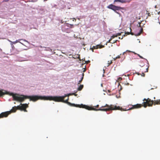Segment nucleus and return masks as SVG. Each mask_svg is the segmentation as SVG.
Returning a JSON list of instances; mask_svg holds the SVG:
<instances>
[{"mask_svg": "<svg viewBox=\"0 0 160 160\" xmlns=\"http://www.w3.org/2000/svg\"><path fill=\"white\" fill-rule=\"evenodd\" d=\"M158 22L159 23V24H160V22Z\"/></svg>", "mask_w": 160, "mask_h": 160, "instance_id": "0e129e2a", "label": "nucleus"}, {"mask_svg": "<svg viewBox=\"0 0 160 160\" xmlns=\"http://www.w3.org/2000/svg\"><path fill=\"white\" fill-rule=\"evenodd\" d=\"M24 50H27V49H24Z\"/></svg>", "mask_w": 160, "mask_h": 160, "instance_id": "bf43d9fd", "label": "nucleus"}, {"mask_svg": "<svg viewBox=\"0 0 160 160\" xmlns=\"http://www.w3.org/2000/svg\"><path fill=\"white\" fill-rule=\"evenodd\" d=\"M116 97L117 98H119L120 97V96H119V97H118V95H116Z\"/></svg>", "mask_w": 160, "mask_h": 160, "instance_id": "4c0bfd02", "label": "nucleus"}, {"mask_svg": "<svg viewBox=\"0 0 160 160\" xmlns=\"http://www.w3.org/2000/svg\"><path fill=\"white\" fill-rule=\"evenodd\" d=\"M8 40L9 42H10V44L13 45V44H15L16 43H17L16 41L12 42L9 40Z\"/></svg>", "mask_w": 160, "mask_h": 160, "instance_id": "aec40b11", "label": "nucleus"}, {"mask_svg": "<svg viewBox=\"0 0 160 160\" xmlns=\"http://www.w3.org/2000/svg\"><path fill=\"white\" fill-rule=\"evenodd\" d=\"M117 2H119L122 3H125V1L124 0H114L113 3L116 4V3Z\"/></svg>", "mask_w": 160, "mask_h": 160, "instance_id": "9b49d317", "label": "nucleus"}, {"mask_svg": "<svg viewBox=\"0 0 160 160\" xmlns=\"http://www.w3.org/2000/svg\"><path fill=\"white\" fill-rule=\"evenodd\" d=\"M39 47L41 48H46V47H44V46H42L41 45H40Z\"/></svg>", "mask_w": 160, "mask_h": 160, "instance_id": "7c9ffc66", "label": "nucleus"}, {"mask_svg": "<svg viewBox=\"0 0 160 160\" xmlns=\"http://www.w3.org/2000/svg\"><path fill=\"white\" fill-rule=\"evenodd\" d=\"M22 41L26 42L27 43H28V44H30L29 42L27 40L25 39H21V41Z\"/></svg>", "mask_w": 160, "mask_h": 160, "instance_id": "412c9836", "label": "nucleus"}, {"mask_svg": "<svg viewBox=\"0 0 160 160\" xmlns=\"http://www.w3.org/2000/svg\"><path fill=\"white\" fill-rule=\"evenodd\" d=\"M8 101H11V99H9Z\"/></svg>", "mask_w": 160, "mask_h": 160, "instance_id": "6e6d98bb", "label": "nucleus"}, {"mask_svg": "<svg viewBox=\"0 0 160 160\" xmlns=\"http://www.w3.org/2000/svg\"><path fill=\"white\" fill-rule=\"evenodd\" d=\"M107 114H108L109 113H107Z\"/></svg>", "mask_w": 160, "mask_h": 160, "instance_id": "774afa93", "label": "nucleus"}, {"mask_svg": "<svg viewBox=\"0 0 160 160\" xmlns=\"http://www.w3.org/2000/svg\"><path fill=\"white\" fill-rule=\"evenodd\" d=\"M63 96H64V98H65V97H67V95L66 94H64Z\"/></svg>", "mask_w": 160, "mask_h": 160, "instance_id": "c9c22d12", "label": "nucleus"}, {"mask_svg": "<svg viewBox=\"0 0 160 160\" xmlns=\"http://www.w3.org/2000/svg\"><path fill=\"white\" fill-rule=\"evenodd\" d=\"M107 8L112 10L115 13L118 14L119 17H121L122 16L121 14L119 12L120 11L121 12L124 13L125 11V9L124 7L116 6L112 3H111L108 5L107 7Z\"/></svg>", "mask_w": 160, "mask_h": 160, "instance_id": "20e7f679", "label": "nucleus"}, {"mask_svg": "<svg viewBox=\"0 0 160 160\" xmlns=\"http://www.w3.org/2000/svg\"><path fill=\"white\" fill-rule=\"evenodd\" d=\"M119 38V39H121V38H120V37H119V38Z\"/></svg>", "mask_w": 160, "mask_h": 160, "instance_id": "13d9d810", "label": "nucleus"}, {"mask_svg": "<svg viewBox=\"0 0 160 160\" xmlns=\"http://www.w3.org/2000/svg\"><path fill=\"white\" fill-rule=\"evenodd\" d=\"M73 95H74L75 96H77L78 95L77 94H76V93L74 94Z\"/></svg>", "mask_w": 160, "mask_h": 160, "instance_id": "58836bf2", "label": "nucleus"}, {"mask_svg": "<svg viewBox=\"0 0 160 160\" xmlns=\"http://www.w3.org/2000/svg\"><path fill=\"white\" fill-rule=\"evenodd\" d=\"M66 94L67 95V96H68L69 95H72V93H71V92L69 93H66Z\"/></svg>", "mask_w": 160, "mask_h": 160, "instance_id": "2f4dec72", "label": "nucleus"}, {"mask_svg": "<svg viewBox=\"0 0 160 160\" xmlns=\"http://www.w3.org/2000/svg\"><path fill=\"white\" fill-rule=\"evenodd\" d=\"M124 73H123L122 75H121L122 76L123 75H124Z\"/></svg>", "mask_w": 160, "mask_h": 160, "instance_id": "052dcab7", "label": "nucleus"}, {"mask_svg": "<svg viewBox=\"0 0 160 160\" xmlns=\"http://www.w3.org/2000/svg\"><path fill=\"white\" fill-rule=\"evenodd\" d=\"M46 49L45 50L46 51H50V50H51V49L49 48V47H48V48H45Z\"/></svg>", "mask_w": 160, "mask_h": 160, "instance_id": "5701e85b", "label": "nucleus"}, {"mask_svg": "<svg viewBox=\"0 0 160 160\" xmlns=\"http://www.w3.org/2000/svg\"><path fill=\"white\" fill-rule=\"evenodd\" d=\"M83 76L84 73H82V74L81 76H80L81 78L78 81V85L79 84L81 83L83 78Z\"/></svg>", "mask_w": 160, "mask_h": 160, "instance_id": "ddd939ff", "label": "nucleus"}, {"mask_svg": "<svg viewBox=\"0 0 160 160\" xmlns=\"http://www.w3.org/2000/svg\"><path fill=\"white\" fill-rule=\"evenodd\" d=\"M73 27V24H70L65 22L61 26V30L63 32L69 33V29L72 28Z\"/></svg>", "mask_w": 160, "mask_h": 160, "instance_id": "39448f33", "label": "nucleus"}, {"mask_svg": "<svg viewBox=\"0 0 160 160\" xmlns=\"http://www.w3.org/2000/svg\"><path fill=\"white\" fill-rule=\"evenodd\" d=\"M103 74L102 76V77H104L105 76L104 73H105V69L104 68H103Z\"/></svg>", "mask_w": 160, "mask_h": 160, "instance_id": "bb28decb", "label": "nucleus"}, {"mask_svg": "<svg viewBox=\"0 0 160 160\" xmlns=\"http://www.w3.org/2000/svg\"><path fill=\"white\" fill-rule=\"evenodd\" d=\"M125 1V3L126 2H129L131 0H124Z\"/></svg>", "mask_w": 160, "mask_h": 160, "instance_id": "c756f323", "label": "nucleus"}, {"mask_svg": "<svg viewBox=\"0 0 160 160\" xmlns=\"http://www.w3.org/2000/svg\"><path fill=\"white\" fill-rule=\"evenodd\" d=\"M11 47H12V50L14 49L15 48L14 45H12V44H11Z\"/></svg>", "mask_w": 160, "mask_h": 160, "instance_id": "393cba45", "label": "nucleus"}, {"mask_svg": "<svg viewBox=\"0 0 160 160\" xmlns=\"http://www.w3.org/2000/svg\"><path fill=\"white\" fill-rule=\"evenodd\" d=\"M30 97V101L35 102L38 99L44 100H52L55 102H62L64 100V96L61 95H41L39 94H32L30 95L23 96V97Z\"/></svg>", "mask_w": 160, "mask_h": 160, "instance_id": "f257e3e1", "label": "nucleus"}, {"mask_svg": "<svg viewBox=\"0 0 160 160\" xmlns=\"http://www.w3.org/2000/svg\"><path fill=\"white\" fill-rule=\"evenodd\" d=\"M29 103H28V104ZM21 108L20 110L21 111H24L25 112H27V111L26 109H24V108H26L28 107V104L27 103H20L19 105H18L17 107H18Z\"/></svg>", "mask_w": 160, "mask_h": 160, "instance_id": "0eeeda50", "label": "nucleus"}, {"mask_svg": "<svg viewBox=\"0 0 160 160\" xmlns=\"http://www.w3.org/2000/svg\"><path fill=\"white\" fill-rule=\"evenodd\" d=\"M104 68H105V69H106V66H104Z\"/></svg>", "mask_w": 160, "mask_h": 160, "instance_id": "4d7b16f0", "label": "nucleus"}, {"mask_svg": "<svg viewBox=\"0 0 160 160\" xmlns=\"http://www.w3.org/2000/svg\"><path fill=\"white\" fill-rule=\"evenodd\" d=\"M120 58V56H119V55H118V56H117L116 57V58Z\"/></svg>", "mask_w": 160, "mask_h": 160, "instance_id": "a19ab883", "label": "nucleus"}, {"mask_svg": "<svg viewBox=\"0 0 160 160\" xmlns=\"http://www.w3.org/2000/svg\"><path fill=\"white\" fill-rule=\"evenodd\" d=\"M30 2H35L36 1V0H28Z\"/></svg>", "mask_w": 160, "mask_h": 160, "instance_id": "c85d7f7f", "label": "nucleus"}, {"mask_svg": "<svg viewBox=\"0 0 160 160\" xmlns=\"http://www.w3.org/2000/svg\"><path fill=\"white\" fill-rule=\"evenodd\" d=\"M146 100V99L145 98H144L143 99V100L144 101V100Z\"/></svg>", "mask_w": 160, "mask_h": 160, "instance_id": "09e8293b", "label": "nucleus"}, {"mask_svg": "<svg viewBox=\"0 0 160 160\" xmlns=\"http://www.w3.org/2000/svg\"><path fill=\"white\" fill-rule=\"evenodd\" d=\"M117 34H118V36H119V35H120V33H117Z\"/></svg>", "mask_w": 160, "mask_h": 160, "instance_id": "c03bdc74", "label": "nucleus"}, {"mask_svg": "<svg viewBox=\"0 0 160 160\" xmlns=\"http://www.w3.org/2000/svg\"><path fill=\"white\" fill-rule=\"evenodd\" d=\"M139 57L140 58L145 59L147 62V64H149L148 62V60L144 58H143L142 56L141 55Z\"/></svg>", "mask_w": 160, "mask_h": 160, "instance_id": "6ab92c4d", "label": "nucleus"}, {"mask_svg": "<svg viewBox=\"0 0 160 160\" xmlns=\"http://www.w3.org/2000/svg\"><path fill=\"white\" fill-rule=\"evenodd\" d=\"M103 47V46L102 45H101L100 44H98L96 46H93L92 48L94 49H97L98 48H101Z\"/></svg>", "mask_w": 160, "mask_h": 160, "instance_id": "1a4fd4ad", "label": "nucleus"}, {"mask_svg": "<svg viewBox=\"0 0 160 160\" xmlns=\"http://www.w3.org/2000/svg\"><path fill=\"white\" fill-rule=\"evenodd\" d=\"M101 87H102V84H101Z\"/></svg>", "mask_w": 160, "mask_h": 160, "instance_id": "864d4df0", "label": "nucleus"}, {"mask_svg": "<svg viewBox=\"0 0 160 160\" xmlns=\"http://www.w3.org/2000/svg\"><path fill=\"white\" fill-rule=\"evenodd\" d=\"M135 73L137 74L138 75H141V74L138 72H135Z\"/></svg>", "mask_w": 160, "mask_h": 160, "instance_id": "72a5a7b5", "label": "nucleus"}, {"mask_svg": "<svg viewBox=\"0 0 160 160\" xmlns=\"http://www.w3.org/2000/svg\"><path fill=\"white\" fill-rule=\"evenodd\" d=\"M129 29H130V32H131V30L130 28H129Z\"/></svg>", "mask_w": 160, "mask_h": 160, "instance_id": "603ef678", "label": "nucleus"}, {"mask_svg": "<svg viewBox=\"0 0 160 160\" xmlns=\"http://www.w3.org/2000/svg\"><path fill=\"white\" fill-rule=\"evenodd\" d=\"M81 105H83V106H85L86 107L85 108L86 109V108H88V106H89V107H93L94 108H95L96 107H99V105L98 104H97V105H96V106H88V105H83V104H80Z\"/></svg>", "mask_w": 160, "mask_h": 160, "instance_id": "4468645a", "label": "nucleus"}, {"mask_svg": "<svg viewBox=\"0 0 160 160\" xmlns=\"http://www.w3.org/2000/svg\"><path fill=\"white\" fill-rule=\"evenodd\" d=\"M108 94V95H109V96H111V95H114L115 94V93H112V94H108V93H107Z\"/></svg>", "mask_w": 160, "mask_h": 160, "instance_id": "473e14b6", "label": "nucleus"}, {"mask_svg": "<svg viewBox=\"0 0 160 160\" xmlns=\"http://www.w3.org/2000/svg\"><path fill=\"white\" fill-rule=\"evenodd\" d=\"M2 91H4L3 89H1L0 90V95L1 96H2L5 94H8L11 96H12L13 98V100L14 101H17L18 99L20 100L21 101H24L26 99H30V97H23V96H27V95L21 94L19 96L16 93H15L13 92H8L7 91L6 92H8V93H5V92H3Z\"/></svg>", "mask_w": 160, "mask_h": 160, "instance_id": "7ed1b4c3", "label": "nucleus"}, {"mask_svg": "<svg viewBox=\"0 0 160 160\" xmlns=\"http://www.w3.org/2000/svg\"><path fill=\"white\" fill-rule=\"evenodd\" d=\"M103 91H105V90H103Z\"/></svg>", "mask_w": 160, "mask_h": 160, "instance_id": "69168bd1", "label": "nucleus"}, {"mask_svg": "<svg viewBox=\"0 0 160 160\" xmlns=\"http://www.w3.org/2000/svg\"><path fill=\"white\" fill-rule=\"evenodd\" d=\"M58 20L60 21V23H63V22H64V21H63L62 20H60V19H59V20L58 19Z\"/></svg>", "mask_w": 160, "mask_h": 160, "instance_id": "a878e982", "label": "nucleus"}, {"mask_svg": "<svg viewBox=\"0 0 160 160\" xmlns=\"http://www.w3.org/2000/svg\"><path fill=\"white\" fill-rule=\"evenodd\" d=\"M147 99H149V100H150V101H151V100L150 99H149V98H148Z\"/></svg>", "mask_w": 160, "mask_h": 160, "instance_id": "3c124183", "label": "nucleus"}, {"mask_svg": "<svg viewBox=\"0 0 160 160\" xmlns=\"http://www.w3.org/2000/svg\"><path fill=\"white\" fill-rule=\"evenodd\" d=\"M141 106V104H137L136 105H134L132 106V107L131 108H129L125 110L124 109H120L121 108L119 106H117L116 105L114 106L112 104L109 106L108 105L106 104L105 105L102 106L101 107L98 109L95 108L93 107H92L88 106V108H86V109L88 110H93L95 111H106L107 110L110 109H112L113 110L118 109L121 111H128L133 108H140Z\"/></svg>", "mask_w": 160, "mask_h": 160, "instance_id": "f03ea898", "label": "nucleus"}, {"mask_svg": "<svg viewBox=\"0 0 160 160\" xmlns=\"http://www.w3.org/2000/svg\"><path fill=\"white\" fill-rule=\"evenodd\" d=\"M109 65L107 66V67Z\"/></svg>", "mask_w": 160, "mask_h": 160, "instance_id": "338daca9", "label": "nucleus"}, {"mask_svg": "<svg viewBox=\"0 0 160 160\" xmlns=\"http://www.w3.org/2000/svg\"><path fill=\"white\" fill-rule=\"evenodd\" d=\"M113 37V36H112V37H111V39H110V40H109V41H110V40H111V39Z\"/></svg>", "mask_w": 160, "mask_h": 160, "instance_id": "79ce46f5", "label": "nucleus"}, {"mask_svg": "<svg viewBox=\"0 0 160 160\" xmlns=\"http://www.w3.org/2000/svg\"><path fill=\"white\" fill-rule=\"evenodd\" d=\"M38 13L40 14H43L44 13L45 11L41 7H38Z\"/></svg>", "mask_w": 160, "mask_h": 160, "instance_id": "6e6552de", "label": "nucleus"}, {"mask_svg": "<svg viewBox=\"0 0 160 160\" xmlns=\"http://www.w3.org/2000/svg\"><path fill=\"white\" fill-rule=\"evenodd\" d=\"M153 89V88H152L151 89V90Z\"/></svg>", "mask_w": 160, "mask_h": 160, "instance_id": "680f3d73", "label": "nucleus"}, {"mask_svg": "<svg viewBox=\"0 0 160 160\" xmlns=\"http://www.w3.org/2000/svg\"><path fill=\"white\" fill-rule=\"evenodd\" d=\"M78 86V87L77 88V89L78 91L81 90L82 89L83 87V85L82 84H80L79 86V85Z\"/></svg>", "mask_w": 160, "mask_h": 160, "instance_id": "2eb2a0df", "label": "nucleus"}, {"mask_svg": "<svg viewBox=\"0 0 160 160\" xmlns=\"http://www.w3.org/2000/svg\"><path fill=\"white\" fill-rule=\"evenodd\" d=\"M148 67L147 68H146V71H145V72H148Z\"/></svg>", "mask_w": 160, "mask_h": 160, "instance_id": "f704fd0d", "label": "nucleus"}, {"mask_svg": "<svg viewBox=\"0 0 160 160\" xmlns=\"http://www.w3.org/2000/svg\"><path fill=\"white\" fill-rule=\"evenodd\" d=\"M102 24L103 27H104L106 25V22H105L104 21H102Z\"/></svg>", "mask_w": 160, "mask_h": 160, "instance_id": "b1692460", "label": "nucleus"}, {"mask_svg": "<svg viewBox=\"0 0 160 160\" xmlns=\"http://www.w3.org/2000/svg\"><path fill=\"white\" fill-rule=\"evenodd\" d=\"M16 110H15L13 112H16Z\"/></svg>", "mask_w": 160, "mask_h": 160, "instance_id": "e2e57ef3", "label": "nucleus"}, {"mask_svg": "<svg viewBox=\"0 0 160 160\" xmlns=\"http://www.w3.org/2000/svg\"><path fill=\"white\" fill-rule=\"evenodd\" d=\"M51 7L52 8H57V5L56 4H55L54 3H51Z\"/></svg>", "mask_w": 160, "mask_h": 160, "instance_id": "a211bd4d", "label": "nucleus"}, {"mask_svg": "<svg viewBox=\"0 0 160 160\" xmlns=\"http://www.w3.org/2000/svg\"><path fill=\"white\" fill-rule=\"evenodd\" d=\"M6 117H7V111L4 112H2L0 114V118Z\"/></svg>", "mask_w": 160, "mask_h": 160, "instance_id": "9d476101", "label": "nucleus"}, {"mask_svg": "<svg viewBox=\"0 0 160 160\" xmlns=\"http://www.w3.org/2000/svg\"><path fill=\"white\" fill-rule=\"evenodd\" d=\"M108 92H110V90H108Z\"/></svg>", "mask_w": 160, "mask_h": 160, "instance_id": "a18cd8bd", "label": "nucleus"}, {"mask_svg": "<svg viewBox=\"0 0 160 160\" xmlns=\"http://www.w3.org/2000/svg\"><path fill=\"white\" fill-rule=\"evenodd\" d=\"M15 41H16V43L19 42L21 44L23 45L26 46L23 43H22V42H21V39H19L18 40H16Z\"/></svg>", "mask_w": 160, "mask_h": 160, "instance_id": "f3484780", "label": "nucleus"}, {"mask_svg": "<svg viewBox=\"0 0 160 160\" xmlns=\"http://www.w3.org/2000/svg\"><path fill=\"white\" fill-rule=\"evenodd\" d=\"M5 2H7V1H9V0H5Z\"/></svg>", "mask_w": 160, "mask_h": 160, "instance_id": "de8ad7c7", "label": "nucleus"}, {"mask_svg": "<svg viewBox=\"0 0 160 160\" xmlns=\"http://www.w3.org/2000/svg\"><path fill=\"white\" fill-rule=\"evenodd\" d=\"M69 100V98H68L65 100H63L62 102L67 103L68 105L70 106L76 107H80V105L79 104H76L74 103H72L70 102H68Z\"/></svg>", "mask_w": 160, "mask_h": 160, "instance_id": "423d86ee", "label": "nucleus"}, {"mask_svg": "<svg viewBox=\"0 0 160 160\" xmlns=\"http://www.w3.org/2000/svg\"><path fill=\"white\" fill-rule=\"evenodd\" d=\"M129 83H127V85H129Z\"/></svg>", "mask_w": 160, "mask_h": 160, "instance_id": "5fc2aeb1", "label": "nucleus"}, {"mask_svg": "<svg viewBox=\"0 0 160 160\" xmlns=\"http://www.w3.org/2000/svg\"><path fill=\"white\" fill-rule=\"evenodd\" d=\"M146 107H147V106H145V105H144V108H146Z\"/></svg>", "mask_w": 160, "mask_h": 160, "instance_id": "8fccbe9b", "label": "nucleus"}, {"mask_svg": "<svg viewBox=\"0 0 160 160\" xmlns=\"http://www.w3.org/2000/svg\"><path fill=\"white\" fill-rule=\"evenodd\" d=\"M141 22H138V24H139L138 26H140V24L141 23Z\"/></svg>", "mask_w": 160, "mask_h": 160, "instance_id": "ea45409f", "label": "nucleus"}, {"mask_svg": "<svg viewBox=\"0 0 160 160\" xmlns=\"http://www.w3.org/2000/svg\"><path fill=\"white\" fill-rule=\"evenodd\" d=\"M138 30H139V31L138 32L136 33L135 34V35L136 36H139L141 33L142 29V28H141L140 29L138 28Z\"/></svg>", "mask_w": 160, "mask_h": 160, "instance_id": "f8f14e48", "label": "nucleus"}, {"mask_svg": "<svg viewBox=\"0 0 160 160\" xmlns=\"http://www.w3.org/2000/svg\"><path fill=\"white\" fill-rule=\"evenodd\" d=\"M78 89L76 90H74L73 92H72V95H73L74 94L76 93L78 91Z\"/></svg>", "mask_w": 160, "mask_h": 160, "instance_id": "4be33fe9", "label": "nucleus"}, {"mask_svg": "<svg viewBox=\"0 0 160 160\" xmlns=\"http://www.w3.org/2000/svg\"><path fill=\"white\" fill-rule=\"evenodd\" d=\"M125 58V57H124V58H123V59H122V60H121V62L122 61L124 60V59Z\"/></svg>", "mask_w": 160, "mask_h": 160, "instance_id": "37998d69", "label": "nucleus"}, {"mask_svg": "<svg viewBox=\"0 0 160 160\" xmlns=\"http://www.w3.org/2000/svg\"><path fill=\"white\" fill-rule=\"evenodd\" d=\"M142 77H144L145 74L143 73L142 72Z\"/></svg>", "mask_w": 160, "mask_h": 160, "instance_id": "e433bc0d", "label": "nucleus"}, {"mask_svg": "<svg viewBox=\"0 0 160 160\" xmlns=\"http://www.w3.org/2000/svg\"><path fill=\"white\" fill-rule=\"evenodd\" d=\"M137 55L139 57L140 55L139 54H138L137 53Z\"/></svg>", "mask_w": 160, "mask_h": 160, "instance_id": "49530a36", "label": "nucleus"}, {"mask_svg": "<svg viewBox=\"0 0 160 160\" xmlns=\"http://www.w3.org/2000/svg\"><path fill=\"white\" fill-rule=\"evenodd\" d=\"M118 41V40H113L112 41V42H111V43H114L115 42H117V41Z\"/></svg>", "mask_w": 160, "mask_h": 160, "instance_id": "cd10ccee", "label": "nucleus"}, {"mask_svg": "<svg viewBox=\"0 0 160 160\" xmlns=\"http://www.w3.org/2000/svg\"><path fill=\"white\" fill-rule=\"evenodd\" d=\"M126 52H132L134 54L137 55V53L135 52H134L131 51L129 50H127L126 51L123 52V54H124Z\"/></svg>", "mask_w": 160, "mask_h": 160, "instance_id": "dca6fc26", "label": "nucleus"}]
</instances>
